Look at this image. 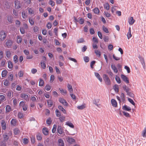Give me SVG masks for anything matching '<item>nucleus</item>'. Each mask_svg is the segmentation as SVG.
Here are the masks:
<instances>
[{
  "label": "nucleus",
  "instance_id": "obj_30",
  "mask_svg": "<svg viewBox=\"0 0 146 146\" xmlns=\"http://www.w3.org/2000/svg\"><path fill=\"white\" fill-rule=\"evenodd\" d=\"M22 39L20 36H18L17 38V42L18 43H20L21 42Z\"/></svg>",
  "mask_w": 146,
  "mask_h": 146
},
{
  "label": "nucleus",
  "instance_id": "obj_35",
  "mask_svg": "<svg viewBox=\"0 0 146 146\" xmlns=\"http://www.w3.org/2000/svg\"><path fill=\"white\" fill-rule=\"evenodd\" d=\"M7 71L6 70H3L2 72L1 75L3 77H5L7 74Z\"/></svg>",
  "mask_w": 146,
  "mask_h": 146
},
{
  "label": "nucleus",
  "instance_id": "obj_64",
  "mask_svg": "<svg viewBox=\"0 0 146 146\" xmlns=\"http://www.w3.org/2000/svg\"><path fill=\"white\" fill-rule=\"evenodd\" d=\"M29 140L27 138H24L23 139V143L25 144H27L28 143Z\"/></svg>",
  "mask_w": 146,
  "mask_h": 146
},
{
  "label": "nucleus",
  "instance_id": "obj_47",
  "mask_svg": "<svg viewBox=\"0 0 146 146\" xmlns=\"http://www.w3.org/2000/svg\"><path fill=\"white\" fill-rule=\"evenodd\" d=\"M45 63L46 62H44L43 61L41 62L40 63L41 67L43 69H44L46 68V65L45 64Z\"/></svg>",
  "mask_w": 146,
  "mask_h": 146
},
{
  "label": "nucleus",
  "instance_id": "obj_52",
  "mask_svg": "<svg viewBox=\"0 0 146 146\" xmlns=\"http://www.w3.org/2000/svg\"><path fill=\"white\" fill-rule=\"evenodd\" d=\"M128 100L132 105L134 106L135 105V103L132 99L130 98H129L128 99Z\"/></svg>",
  "mask_w": 146,
  "mask_h": 146
},
{
  "label": "nucleus",
  "instance_id": "obj_41",
  "mask_svg": "<svg viewBox=\"0 0 146 146\" xmlns=\"http://www.w3.org/2000/svg\"><path fill=\"white\" fill-rule=\"evenodd\" d=\"M29 22L31 25H33L34 24V22L33 18L31 17H29Z\"/></svg>",
  "mask_w": 146,
  "mask_h": 146
},
{
  "label": "nucleus",
  "instance_id": "obj_44",
  "mask_svg": "<svg viewBox=\"0 0 146 146\" xmlns=\"http://www.w3.org/2000/svg\"><path fill=\"white\" fill-rule=\"evenodd\" d=\"M7 20L8 21L12 23L13 21V17L12 16H9L7 17Z\"/></svg>",
  "mask_w": 146,
  "mask_h": 146
},
{
  "label": "nucleus",
  "instance_id": "obj_23",
  "mask_svg": "<svg viewBox=\"0 0 146 146\" xmlns=\"http://www.w3.org/2000/svg\"><path fill=\"white\" fill-rule=\"evenodd\" d=\"M58 142L59 143V146H64V143L62 139H59Z\"/></svg>",
  "mask_w": 146,
  "mask_h": 146
},
{
  "label": "nucleus",
  "instance_id": "obj_10",
  "mask_svg": "<svg viewBox=\"0 0 146 146\" xmlns=\"http://www.w3.org/2000/svg\"><path fill=\"white\" fill-rule=\"evenodd\" d=\"M121 78L126 83H129V79L127 76L123 74H121Z\"/></svg>",
  "mask_w": 146,
  "mask_h": 146
},
{
  "label": "nucleus",
  "instance_id": "obj_46",
  "mask_svg": "<svg viewBox=\"0 0 146 146\" xmlns=\"http://www.w3.org/2000/svg\"><path fill=\"white\" fill-rule=\"evenodd\" d=\"M52 123V121L50 118H49L46 119V123L48 125H50Z\"/></svg>",
  "mask_w": 146,
  "mask_h": 146
},
{
  "label": "nucleus",
  "instance_id": "obj_20",
  "mask_svg": "<svg viewBox=\"0 0 146 146\" xmlns=\"http://www.w3.org/2000/svg\"><path fill=\"white\" fill-rule=\"evenodd\" d=\"M111 67L115 73H117L118 70L114 65L111 64Z\"/></svg>",
  "mask_w": 146,
  "mask_h": 146
},
{
  "label": "nucleus",
  "instance_id": "obj_14",
  "mask_svg": "<svg viewBox=\"0 0 146 146\" xmlns=\"http://www.w3.org/2000/svg\"><path fill=\"white\" fill-rule=\"evenodd\" d=\"M111 103L112 106L114 107H116L117 106V103L116 101L113 99L111 100Z\"/></svg>",
  "mask_w": 146,
  "mask_h": 146
},
{
  "label": "nucleus",
  "instance_id": "obj_38",
  "mask_svg": "<svg viewBox=\"0 0 146 146\" xmlns=\"http://www.w3.org/2000/svg\"><path fill=\"white\" fill-rule=\"evenodd\" d=\"M22 16L24 19H26L27 17V15L24 11H23L22 12Z\"/></svg>",
  "mask_w": 146,
  "mask_h": 146
},
{
  "label": "nucleus",
  "instance_id": "obj_21",
  "mask_svg": "<svg viewBox=\"0 0 146 146\" xmlns=\"http://www.w3.org/2000/svg\"><path fill=\"white\" fill-rule=\"evenodd\" d=\"M94 13L97 15H99L100 11L99 9L97 7H95L93 10Z\"/></svg>",
  "mask_w": 146,
  "mask_h": 146
},
{
  "label": "nucleus",
  "instance_id": "obj_19",
  "mask_svg": "<svg viewBox=\"0 0 146 146\" xmlns=\"http://www.w3.org/2000/svg\"><path fill=\"white\" fill-rule=\"evenodd\" d=\"M58 108L64 114H66V110L61 106H58Z\"/></svg>",
  "mask_w": 146,
  "mask_h": 146
},
{
  "label": "nucleus",
  "instance_id": "obj_25",
  "mask_svg": "<svg viewBox=\"0 0 146 146\" xmlns=\"http://www.w3.org/2000/svg\"><path fill=\"white\" fill-rule=\"evenodd\" d=\"M36 138L37 140L40 141L42 139V136L41 134L40 133H38L36 135Z\"/></svg>",
  "mask_w": 146,
  "mask_h": 146
},
{
  "label": "nucleus",
  "instance_id": "obj_8",
  "mask_svg": "<svg viewBox=\"0 0 146 146\" xmlns=\"http://www.w3.org/2000/svg\"><path fill=\"white\" fill-rule=\"evenodd\" d=\"M67 142L70 143L72 144L73 143L75 142V140L71 137H68L66 139Z\"/></svg>",
  "mask_w": 146,
  "mask_h": 146
},
{
  "label": "nucleus",
  "instance_id": "obj_24",
  "mask_svg": "<svg viewBox=\"0 0 146 146\" xmlns=\"http://www.w3.org/2000/svg\"><path fill=\"white\" fill-rule=\"evenodd\" d=\"M95 76L99 80L100 82H102V78L101 77H100V76L99 73L96 72L95 73Z\"/></svg>",
  "mask_w": 146,
  "mask_h": 146
},
{
  "label": "nucleus",
  "instance_id": "obj_63",
  "mask_svg": "<svg viewBox=\"0 0 146 146\" xmlns=\"http://www.w3.org/2000/svg\"><path fill=\"white\" fill-rule=\"evenodd\" d=\"M54 79V76L53 75H51L50 77V82L51 83L53 81Z\"/></svg>",
  "mask_w": 146,
  "mask_h": 146
},
{
  "label": "nucleus",
  "instance_id": "obj_59",
  "mask_svg": "<svg viewBox=\"0 0 146 146\" xmlns=\"http://www.w3.org/2000/svg\"><path fill=\"white\" fill-rule=\"evenodd\" d=\"M59 117V119L61 122H62L64 121L65 118V117L64 116H60Z\"/></svg>",
  "mask_w": 146,
  "mask_h": 146
},
{
  "label": "nucleus",
  "instance_id": "obj_54",
  "mask_svg": "<svg viewBox=\"0 0 146 146\" xmlns=\"http://www.w3.org/2000/svg\"><path fill=\"white\" fill-rule=\"evenodd\" d=\"M95 52L96 55L99 57H100L101 56V53L98 50H95Z\"/></svg>",
  "mask_w": 146,
  "mask_h": 146
},
{
  "label": "nucleus",
  "instance_id": "obj_58",
  "mask_svg": "<svg viewBox=\"0 0 146 146\" xmlns=\"http://www.w3.org/2000/svg\"><path fill=\"white\" fill-rule=\"evenodd\" d=\"M122 112L123 113L125 117H130V115L128 113L124 111H123Z\"/></svg>",
  "mask_w": 146,
  "mask_h": 146
},
{
  "label": "nucleus",
  "instance_id": "obj_50",
  "mask_svg": "<svg viewBox=\"0 0 146 146\" xmlns=\"http://www.w3.org/2000/svg\"><path fill=\"white\" fill-rule=\"evenodd\" d=\"M11 108L9 105H7L6 107V111L7 112H9L11 111Z\"/></svg>",
  "mask_w": 146,
  "mask_h": 146
},
{
  "label": "nucleus",
  "instance_id": "obj_40",
  "mask_svg": "<svg viewBox=\"0 0 146 146\" xmlns=\"http://www.w3.org/2000/svg\"><path fill=\"white\" fill-rule=\"evenodd\" d=\"M55 113L57 117H59L61 116V113L58 109H56L55 110Z\"/></svg>",
  "mask_w": 146,
  "mask_h": 146
},
{
  "label": "nucleus",
  "instance_id": "obj_33",
  "mask_svg": "<svg viewBox=\"0 0 146 146\" xmlns=\"http://www.w3.org/2000/svg\"><path fill=\"white\" fill-rule=\"evenodd\" d=\"M17 116L18 118L20 119L23 118L24 117L23 113L21 112H19L17 114Z\"/></svg>",
  "mask_w": 146,
  "mask_h": 146
},
{
  "label": "nucleus",
  "instance_id": "obj_18",
  "mask_svg": "<svg viewBox=\"0 0 146 146\" xmlns=\"http://www.w3.org/2000/svg\"><path fill=\"white\" fill-rule=\"evenodd\" d=\"M66 124L70 127L73 128L74 127V126L73 124L70 121H67L66 123Z\"/></svg>",
  "mask_w": 146,
  "mask_h": 146
},
{
  "label": "nucleus",
  "instance_id": "obj_22",
  "mask_svg": "<svg viewBox=\"0 0 146 146\" xmlns=\"http://www.w3.org/2000/svg\"><path fill=\"white\" fill-rule=\"evenodd\" d=\"M127 36L128 39H129L132 36L131 28L130 27L129 28L128 32L127 34Z\"/></svg>",
  "mask_w": 146,
  "mask_h": 146
},
{
  "label": "nucleus",
  "instance_id": "obj_39",
  "mask_svg": "<svg viewBox=\"0 0 146 146\" xmlns=\"http://www.w3.org/2000/svg\"><path fill=\"white\" fill-rule=\"evenodd\" d=\"M115 79L117 81V82L118 84H120L121 83V80H120V79L119 78V77L118 76H117L116 75L115 76Z\"/></svg>",
  "mask_w": 146,
  "mask_h": 146
},
{
  "label": "nucleus",
  "instance_id": "obj_3",
  "mask_svg": "<svg viewBox=\"0 0 146 146\" xmlns=\"http://www.w3.org/2000/svg\"><path fill=\"white\" fill-rule=\"evenodd\" d=\"M28 26L27 24L24 23L23 25V27H21L20 28V31L22 34H24L25 33V30L28 28Z\"/></svg>",
  "mask_w": 146,
  "mask_h": 146
},
{
  "label": "nucleus",
  "instance_id": "obj_37",
  "mask_svg": "<svg viewBox=\"0 0 146 146\" xmlns=\"http://www.w3.org/2000/svg\"><path fill=\"white\" fill-rule=\"evenodd\" d=\"M142 135L144 137H146V127L144 128V130L143 131Z\"/></svg>",
  "mask_w": 146,
  "mask_h": 146
},
{
  "label": "nucleus",
  "instance_id": "obj_48",
  "mask_svg": "<svg viewBox=\"0 0 146 146\" xmlns=\"http://www.w3.org/2000/svg\"><path fill=\"white\" fill-rule=\"evenodd\" d=\"M102 29L103 31L106 33H109V31L108 28L105 27L104 26H103L102 27Z\"/></svg>",
  "mask_w": 146,
  "mask_h": 146
},
{
  "label": "nucleus",
  "instance_id": "obj_57",
  "mask_svg": "<svg viewBox=\"0 0 146 146\" xmlns=\"http://www.w3.org/2000/svg\"><path fill=\"white\" fill-rule=\"evenodd\" d=\"M67 87L68 88V90L69 91H73L72 87V86L70 84H68Z\"/></svg>",
  "mask_w": 146,
  "mask_h": 146
},
{
  "label": "nucleus",
  "instance_id": "obj_28",
  "mask_svg": "<svg viewBox=\"0 0 146 146\" xmlns=\"http://www.w3.org/2000/svg\"><path fill=\"white\" fill-rule=\"evenodd\" d=\"M28 13L31 15L34 14L35 13V11L31 8H28Z\"/></svg>",
  "mask_w": 146,
  "mask_h": 146
},
{
  "label": "nucleus",
  "instance_id": "obj_32",
  "mask_svg": "<svg viewBox=\"0 0 146 146\" xmlns=\"http://www.w3.org/2000/svg\"><path fill=\"white\" fill-rule=\"evenodd\" d=\"M44 84V80L41 78H40L39 79V85L40 86H43Z\"/></svg>",
  "mask_w": 146,
  "mask_h": 146
},
{
  "label": "nucleus",
  "instance_id": "obj_9",
  "mask_svg": "<svg viewBox=\"0 0 146 146\" xmlns=\"http://www.w3.org/2000/svg\"><path fill=\"white\" fill-rule=\"evenodd\" d=\"M135 20L132 17H129L128 19V22L129 25H132L134 23Z\"/></svg>",
  "mask_w": 146,
  "mask_h": 146
},
{
  "label": "nucleus",
  "instance_id": "obj_60",
  "mask_svg": "<svg viewBox=\"0 0 146 146\" xmlns=\"http://www.w3.org/2000/svg\"><path fill=\"white\" fill-rule=\"evenodd\" d=\"M114 90H115V91H119V87L117 85H115L113 87Z\"/></svg>",
  "mask_w": 146,
  "mask_h": 146
},
{
  "label": "nucleus",
  "instance_id": "obj_4",
  "mask_svg": "<svg viewBox=\"0 0 146 146\" xmlns=\"http://www.w3.org/2000/svg\"><path fill=\"white\" fill-rule=\"evenodd\" d=\"M19 106L20 107H22L23 110V111H25L27 110V106L25 104L24 101H21L20 103Z\"/></svg>",
  "mask_w": 146,
  "mask_h": 146
},
{
  "label": "nucleus",
  "instance_id": "obj_34",
  "mask_svg": "<svg viewBox=\"0 0 146 146\" xmlns=\"http://www.w3.org/2000/svg\"><path fill=\"white\" fill-rule=\"evenodd\" d=\"M104 7L107 10H108L110 9V5L108 3H106L104 5Z\"/></svg>",
  "mask_w": 146,
  "mask_h": 146
},
{
  "label": "nucleus",
  "instance_id": "obj_29",
  "mask_svg": "<svg viewBox=\"0 0 146 146\" xmlns=\"http://www.w3.org/2000/svg\"><path fill=\"white\" fill-rule=\"evenodd\" d=\"M17 123L16 120L14 119H13L11 121V125L15 126Z\"/></svg>",
  "mask_w": 146,
  "mask_h": 146
},
{
  "label": "nucleus",
  "instance_id": "obj_13",
  "mask_svg": "<svg viewBox=\"0 0 146 146\" xmlns=\"http://www.w3.org/2000/svg\"><path fill=\"white\" fill-rule=\"evenodd\" d=\"M1 124L2 129L5 130L6 128V124L4 120H3L1 121Z\"/></svg>",
  "mask_w": 146,
  "mask_h": 146
},
{
  "label": "nucleus",
  "instance_id": "obj_31",
  "mask_svg": "<svg viewBox=\"0 0 146 146\" xmlns=\"http://www.w3.org/2000/svg\"><path fill=\"white\" fill-rule=\"evenodd\" d=\"M13 13L14 15L16 18L18 17L19 14L18 11L15 10V9H13Z\"/></svg>",
  "mask_w": 146,
  "mask_h": 146
},
{
  "label": "nucleus",
  "instance_id": "obj_7",
  "mask_svg": "<svg viewBox=\"0 0 146 146\" xmlns=\"http://www.w3.org/2000/svg\"><path fill=\"white\" fill-rule=\"evenodd\" d=\"M15 7L17 9H19L21 8V5L20 2L18 0H16L15 1Z\"/></svg>",
  "mask_w": 146,
  "mask_h": 146
},
{
  "label": "nucleus",
  "instance_id": "obj_42",
  "mask_svg": "<svg viewBox=\"0 0 146 146\" xmlns=\"http://www.w3.org/2000/svg\"><path fill=\"white\" fill-rule=\"evenodd\" d=\"M4 7V8L6 9L9 8L10 7V5L9 3H8V2H6Z\"/></svg>",
  "mask_w": 146,
  "mask_h": 146
},
{
  "label": "nucleus",
  "instance_id": "obj_11",
  "mask_svg": "<svg viewBox=\"0 0 146 146\" xmlns=\"http://www.w3.org/2000/svg\"><path fill=\"white\" fill-rule=\"evenodd\" d=\"M42 133L45 135H47L49 134L48 130L47 128L46 127H43L42 130Z\"/></svg>",
  "mask_w": 146,
  "mask_h": 146
},
{
  "label": "nucleus",
  "instance_id": "obj_36",
  "mask_svg": "<svg viewBox=\"0 0 146 146\" xmlns=\"http://www.w3.org/2000/svg\"><path fill=\"white\" fill-rule=\"evenodd\" d=\"M14 134L15 135H18L20 132V131L19 130V129L18 128H15L14 130Z\"/></svg>",
  "mask_w": 146,
  "mask_h": 146
},
{
  "label": "nucleus",
  "instance_id": "obj_27",
  "mask_svg": "<svg viewBox=\"0 0 146 146\" xmlns=\"http://www.w3.org/2000/svg\"><path fill=\"white\" fill-rule=\"evenodd\" d=\"M48 106L49 107H51L53 105V102L51 100H48L47 101Z\"/></svg>",
  "mask_w": 146,
  "mask_h": 146
},
{
  "label": "nucleus",
  "instance_id": "obj_12",
  "mask_svg": "<svg viewBox=\"0 0 146 146\" xmlns=\"http://www.w3.org/2000/svg\"><path fill=\"white\" fill-rule=\"evenodd\" d=\"M21 97L23 99H24L27 101L29 100V97L28 95L26 94H22L21 95Z\"/></svg>",
  "mask_w": 146,
  "mask_h": 146
},
{
  "label": "nucleus",
  "instance_id": "obj_6",
  "mask_svg": "<svg viewBox=\"0 0 146 146\" xmlns=\"http://www.w3.org/2000/svg\"><path fill=\"white\" fill-rule=\"evenodd\" d=\"M58 133L60 134H63L65 135L64 130L61 126L58 125L57 128Z\"/></svg>",
  "mask_w": 146,
  "mask_h": 146
},
{
  "label": "nucleus",
  "instance_id": "obj_26",
  "mask_svg": "<svg viewBox=\"0 0 146 146\" xmlns=\"http://www.w3.org/2000/svg\"><path fill=\"white\" fill-rule=\"evenodd\" d=\"M100 100L99 99H94L92 101L93 103L95 104L96 106H98V103H99Z\"/></svg>",
  "mask_w": 146,
  "mask_h": 146
},
{
  "label": "nucleus",
  "instance_id": "obj_53",
  "mask_svg": "<svg viewBox=\"0 0 146 146\" xmlns=\"http://www.w3.org/2000/svg\"><path fill=\"white\" fill-rule=\"evenodd\" d=\"M56 127V125L55 124H54L52 129V132L53 133H54L55 132Z\"/></svg>",
  "mask_w": 146,
  "mask_h": 146
},
{
  "label": "nucleus",
  "instance_id": "obj_61",
  "mask_svg": "<svg viewBox=\"0 0 146 146\" xmlns=\"http://www.w3.org/2000/svg\"><path fill=\"white\" fill-rule=\"evenodd\" d=\"M6 142L4 140L1 141L0 143V146H6Z\"/></svg>",
  "mask_w": 146,
  "mask_h": 146
},
{
  "label": "nucleus",
  "instance_id": "obj_49",
  "mask_svg": "<svg viewBox=\"0 0 146 146\" xmlns=\"http://www.w3.org/2000/svg\"><path fill=\"white\" fill-rule=\"evenodd\" d=\"M30 138L31 143L33 144H34V143H35V137L33 136H32Z\"/></svg>",
  "mask_w": 146,
  "mask_h": 146
},
{
  "label": "nucleus",
  "instance_id": "obj_17",
  "mask_svg": "<svg viewBox=\"0 0 146 146\" xmlns=\"http://www.w3.org/2000/svg\"><path fill=\"white\" fill-rule=\"evenodd\" d=\"M3 140L5 141H7L9 139V135H7V133H5L3 135Z\"/></svg>",
  "mask_w": 146,
  "mask_h": 146
},
{
  "label": "nucleus",
  "instance_id": "obj_15",
  "mask_svg": "<svg viewBox=\"0 0 146 146\" xmlns=\"http://www.w3.org/2000/svg\"><path fill=\"white\" fill-rule=\"evenodd\" d=\"M122 109L123 110L127 111H130L131 110V108L127 105H125L123 106Z\"/></svg>",
  "mask_w": 146,
  "mask_h": 146
},
{
  "label": "nucleus",
  "instance_id": "obj_62",
  "mask_svg": "<svg viewBox=\"0 0 146 146\" xmlns=\"http://www.w3.org/2000/svg\"><path fill=\"white\" fill-rule=\"evenodd\" d=\"M84 60L86 62H88L89 61V58L88 56H85L84 57Z\"/></svg>",
  "mask_w": 146,
  "mask_h": 146
},
{
  "label": "nucleus",
  "instance_id": "obj_55",
  "mask_svg": "<svg viewBox=\"0 0 146 146\" xmlns=\"http://www.w3.org/2000/svg\"><path fill=\"white\" fill-rule=\"evenodd\" d=\"M3 84L5 85L6 86H9L10 84V83L9 81L7 80H5Z\"/></svg>",
  "mask_w": 146,
  "mask_h": 146
},
{
  "label": "nucleus",
  "instance_id": "obj_43",
  "mask_svg": "<svg viewBox=\"0 0 146 146\" xmlns=\"http://www.w3.org/2000/svg\"><path fill=\"white\" fill-rule=\"evenodd\" d=\"M13 61L15 63H16L18 62V57L17 55H15L14 56Z\"/></svg>",
  "mask_w": 146,
  "mask_h": 146
},
{
  "label": "nucleus",
  "instance_id": "obj_45",
  "mask_svg": "<svg viewBox=\"0 0 146 146\" xmlns=\"http://www.w3.org/2000/svg\"><path fill=\"white\" fill-rule=\"evenodd\" d=\"M13 67V64L11 61L8 62V67L10 69H12Z\"/></svg>",
  "mask_w": 146,
  "mask_h": 146
},
{
  "label": "nucleus",
  "instance_id": "obj_51",
  "mask_svg": "<svg viewBox=\"0 0 146 146\" xmlns=\"http://www.w3.org/2000/svg\"><path fill=\"white\" fill-rule=\"evenodd\" d=\"M127 94L131 98L134 97V94L132 93V92H126Z\"/></svg>",
  "mask_w": 146,
  "mask_h": 146
},
{
  "label": "nucleus",
  "instance_id": "obj_16",
  "mask_svg": "<svg viewBox=\"0 0 146 146\" xmlns=\"http://www.w3.org/2000/svg\"><path fill=\"white\" fill-rule=\"evenodd\" d=\"M13 44V42L11 40H8L6 42V46L8 48H10L11 47Z\"/></svg>",
  "mask_w": 146,
  "mask_h": 146
},
{
  "label": "nucleus",
  "instance_id": "obj_56",
  "mask_svg": "<svg viewBox=\"0 0 146 146\" xmlns=\"http://www.w3.org/2000/svg\"><path fill=\"white\" fill-rule=\"evenodd\" d=\"M13 76L12 74H10L8 77V79L9 80L12 81L13 79Z\"/></svg>",
  "mask_w": 146,
  "mask_h": 146
},
{
  "label": "nucleus",
  "instance_id": "obj_2",
  "mask_svg": "<svg viewBox=\"0 0 146 146\" xmlns=\"http://www.w3.org/2000/svg\"><path fill=\"white\" fill-rule=\"evenodd\" d=\"M7 35V33L4 31H0V41H3L5 39Z\"/></svg>",
  "mask_w": 146,
  "mask_h": 146
},
{
  "label": "nucleus",
  "instance_id": "obj_1",
  "mask_svg": "<svg viewBox=\"0 0 146 146\" xmlns=\"http://www.w3.org/2000/svg\"><path fill=\"white\" fill-rule=\"evenodd\" d=\"M103 78L106 85L108 86L111 85V81L109 78L106 74H104L103 75Z\"/></svg>",
  "mask_w": 146,
  "mask_h": 146
},
{
  "label": "nucleus",
  "instance_id": "obj_5",
  "mask_svg": "<svg viewBox=\"0 0 146 146\" xmlns=\"http://www.w3.org/2000/svg\"><path fill=\"white\" fill-rule=\"evenodd\" d=\"M59 101L64 106H67L68 105V104L66 101L62 98H60L59 99Z\"/></svg>",
  "mask_w": 146,
  "mask_h": 146
}]
</instances>
